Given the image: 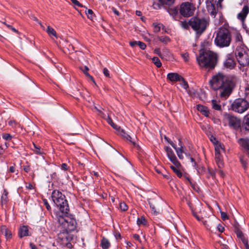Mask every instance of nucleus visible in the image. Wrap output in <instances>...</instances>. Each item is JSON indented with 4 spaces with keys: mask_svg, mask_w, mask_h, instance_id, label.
<instances>
[{
    "mask_svg": "<svg viewBox=\"0 0 249 249\" xmlns=\"http://www.w3.org/2000/svg\"><path fill=\"white\" fill-rule=\"evenodd\" d=\"M34 152L38 155H41L43 154V151L41 150V147L40 146H37L36 144L33 143V148H32Z\"/></svg>",
    "mask_w": 249,
    "mask_h": 249,
    "instance_id": "nucleus-31",
    "label": "nucleus"
},
{
    "mask_svg": "<svg viewBox=\"0 0 249 249\" xmlns=\"http://www.w3.org/2000/svg\"><path fill=\"white\" fill-rule=\"evenodd\" d=\"M209 24V18L195 17L190 19V25L197 34L201 35Z\"/></svg>",
    "mask_w": 249,
    "mask_h": 249,
    "instance_id": "nucleus-5",
    "label": "nucleus"
},
{
    "mask_svg": "<svg viewBox=\"0 0 249 249\" xmlns=\"http://www.w3.org/2000/svg\"><path fill=\"white\" fill-rule=\"evenodd\" d=\"M212 107L216 110L220 111L222 110L221 106L219 103V101L216 100H212Z\"/></svg>",
    "mask_w": 249,
    "mask_h": 249,
    "instance_id": "nucleus-26",
    "label": "nucleus"
},
{
    "mask_svg": "<svg viewBox=\"0 0 249 249\" xmlns=\"http://www.w3.org/2000/svg\"><path fill=\"white\" fill-rule=\"evenodd\" d=\"M101 246L103 249H108L110 246V244L108 240L103 237L101 241Z\"/></svg>",
    "mask_w": 249,
    "mask_h": 249,
    "instance_id": "nucleus-25",
    "label": "nucleus"
},
{
    "mask_svg": "<svg viewBox=\"0 0 249 249\" xmlns=\"http://www.w3.org/2000/svg\"><path fill=\"white\" fill-rule=\"evenodd\" d=\"M28 232L29 230L28 227L26 226H23L20 228L19 230L18 235L20 238H22L24 236H28Z\"/></svg>",
    "mask_w": 249,
    "mask_h": 249,
    "instance_id": "nucleus-22",
    "label": "nucleus"
},
{
    "mask_svg": "<svg viewBox=\"0 0 249 249\" xmlns=\"http://www.w3.org/2000/svg\"><path fill=\"white\" fill-rule=\"evenodd\" d=\"M4 235L7 239H10L12 237V232L8 229L4 233Z\"/></svg>",
    "mask_w": 249,
    "mask_h": 249,
    "instance_id": "nucleus-46",
    "label": "nucleus"
},
{
    "mask_svg": "<svg viewBox=\"0 0 249 249\" xmlns=\"http://www.w3.org/2000/svg\"><path fill=\"white\" fill-rule=\"evenodd\" d=\"M118 132H120V135L125 139L130 142L131 143H132L134 145H135L136 143L134 142V139L132 138L129 135L127 134L124 130L120 129V130H118Z\"/></svg>",
    "mask_w": 249,
    "mask_h": 249,
    "instance_id": "nucleus-20",
    "label": "nucleus"
},
{
    "mask_svg": "<svg viewBox=\"0 0 249 249\" xmlns=\"http://www.w3.org/2000/svg\"><path fill=\"white\" fill-rule=\"evenodd\" d=\"M112 10L113 11V12L116 15H117V16H120V13L114 7H112Z\"/></svg>",
    "mask_w": 249,
    "mask_h": 249,
    "instance_id": "nucleus-64",
    "label": "nucleus"
},
{
    "mask_svg": "<svg viewBox=\"0 0 249 249\" xmlns=\"http://www.w3.org/2000/svg\"><path fill=\"white\" fill-rule=\"evenodd\" d=\"M8 124L12 127H15L18 124L15 120H10L8 122Z\"/></svg>",
    "mask_w": 249,
    "mask_h": 249,
    "instance_id": "nucleus-49",
    "label": "nucleus"
},
{
    "mask_svg": "<svg viewBox=\"0 0 249 249\" xmlns=\"http://www.w3.org/2000/svg\"><path fill=\"white\" fill-rule=\"evenodd\" d=\"M161 3L162 4H166L168 5H170L172 4L175 0H159Z\"/></svg>",
    "mask_w": 249,
    "mask_h": 249,
    "instance_id": "nucleus-39",
    "label": "nucleus"
},
{
    "mask_svg": "<svg viewBox=\"0 0 249 249\" xmlns=\"http://www.w3.org/2000/svg\"><path fill=\"white\" fill-rule=\"evenodd\" d=\"M236 233L237 237L241 239L242 242H243L244 239H247V238H246L245 237L243 232L240 230H239V229L237 230L236 231Z\"/></svg>",
    "mask_w": 249,
    "mask_h": 249,
    "instance_id": "nucleus-36",
    "label": "nucleus"
},
{
    "mask_svg": "<svg viewBox=\"0 0 249 249\" xmlns=\"http://www.w3.org/2000/svg\"><path fill=\"white\" fill-rule=\"evenodd\" d=\"M51 197L55 205L59 207L60 212L63 213H68L70 209L65 195L60 191L54 190L52 193Z\"/></svg>",
    "mask_w": 249,
    "mask_h": 249,
    "instance_id": "nucleus-4",
    "label": "nucleus"
},
{
    "mask_svg": "<svg viewBox=\"0 0 249 249\" xmlns=\"http://www.w3.org/2000/svg\"><path fill=\"white\" fill-rule=\"evenodd\" d=\"M249 12V7L247 5H245L242 10L237 15V18L240 20L242 23L243 27L246 29L247 32H249V28L245 24L244 21Z\"/></svg>",
    "mask_w": 249,
    "mask_h": 249,
    "instance_id": "nucleus-11",
    "label": "nucleus"
},
{
    "mask_svg": "<svg viewBox=\"0 0 249 249\" xmlns=\"http://www.w3.org/2000/svg\"><path fill=\"white\" fill-rule=\"evenodd\" d=\"M159 40L165 44H167L169 42H170V39L169 37L167 36H161L158 37Z\"/></svg>",
    "mask_w": 249,
    "mask_h": 249,
    "instance_id": "nucleus-34",
    "label": "nucleus"
},
{
    "mask_svg": "<svg viewBox=\"0 0 249 249\" xmlns=\"http://www.w3.org/2000/svg\"><path fill=\"white\" fill-rule=\"evenodd\" d=\"M223 120L228 123L230 128L236 131L241 129L242 121L239 117L230 113H225Z\"/></svg>",
    "mask_w": 249,
    "mask_h": 249,
    "instance_id": "nucleus-7",
    "label": "nucleus"
},
{
    "mask_svg": "<svg viewBox=\"0 0 249 249\" xmlns=\"http://www.w3.org/2000/svg\"><path fill=\"white\" fill-rule=\"evenodd\" d=\"M2 137L5 141H10L12 138V136L9 133H3Z\"/></svg>",
    "mask_w": 249,
    "mask_h": 249,
    "instance_id": "nucleus-40",
    "label": "nucleus"
},
{
    "mask_svg": "<svg viewBox=\"0 0 249 249\" xmlns=\"http://www.w3.org/2000/svg\"><path fill=\"white\" fill-rule=\"evenodd\" d=\"M103 72L105 76L107 77H109V72L106 68L103 69Z\"/></svg>",
    "mask_w": 249,
    "mask_h": 249,
    "instance_id": "nucleus-55",
    "label": "nucleus"
},
{
    "mask_svg": "<svg viewBox=\"0 0 249 249\" xmlns=\"http://www.w3.org/2000/svg\"><path fill=\"white\" fill-rule=\"evenodd\" d=\"M164 139L169 143L171 144V145L174 148H176V144L172 142L171 141L168 137H167L166 136H165L164 137Z\"/></svg>",
    "mask_w": 249,
    "mask_h": 249,
    "instance_id": "nucleus-48",
    "label": "nucleus"
},
{
    "mask_svg": "<svg viewBox=\"0 0 249 249\" xmlns=\"http://www.w3.org/2000/svg\"><path fill=\"white\" fill-rule=\"evenodd\" d=\"M235 54L236 58L237 59V57L240 58V57H243V56H244V54H247V53H246V51L243 48L238 47L235 50Z\"/></svg>",
    "mask_w": 249,
    "mask_h": 249,
    "instance_id": "nucleus-24",
    "label": "nucleus"
},
{
    "mask_svg": "<svg viewBox=\"0 0 249 249\" xmlns=\"http://www.w3.org/2000/svg\"><path fill=\"white\" fill-rule=\"evenodd\" d=\"M71 1L75 5H76L80 7H83V5L81 4L77 0H71Z\"/></svg>",
    "mask_w": 249,
    "mask_h": 249,
    "instance_id": "nucleus-54",
    "label": "nucleus"
},
{
    "mask_svg": "<svg viewBox=\"0 0 249 249\" xmlns=\"http://www.w3.org/2000/svg\"><path fill=\"white\" fill-rule=\"evenodd\" d=\"M104 119H105L107 122L114 128L115 129V130H120V127L119 126H118L117 125H116V124H115L112 119H111L110 117L109 116V114L107 113V114H106V118H104Z\"/></svg>",
    "mask_w": 249,
    "mask_h": 249,
    "instance_id": "nucleus-23",
    "label": "nucleus"
},
{
    "mask_svg": "<svg viewBox=\"0 0 249 249\" xmlns=\"http://www.w3.org/2000/svg\"><path fill=\"white\" fill-rule=\"evenodd\" d=\"M153 25L154 26V31L155 33H158L160 32V24H157V23H153Z\"/></svg>",
    "mask_w": 249,
    "mask_h": 249,
    "instance_id": "nucleus-42",
    "label": "nucleus"
},
{
    "mask_svg": "<svg viewBox=\"0 0 249 249\" xmlns=\"http://www.w3.org/2000/svg\"><path fill=\"white\" fill-rule=\"evenodd\" d=\"M80 69L85 74V73L88 72V71L89 70V68L86 66H85L83 67H80Z\"/></svg>",
    "mask_w": 249,
    "mask_h": 249,
    "instance_id": "nucleus-58",
    "label": "nucleus"
},
{
    "mask_svg": "<svg viewBox=\"0 0 249 249\" xmlns=\"http://www.w3.org/2000/svg\"><path fill=\"white\" fill-rule=\"evenodd\" d=\"M237 60L239 64L243 67L248 66L249 64V57L247 53L244 54L243 57H237Z\"/></svg>",
    "mask_w": 249,
    "mask_h": 249,
    "instance_id": "nucleus-17",
    "label": "nucleus"
},
{
    "mask_svg": "<svg viewBox=\"0 0 249 249\" xmlns=\"http://www.w3.org/2000/svg\"><path fill=\"white\" fill-rule=\"evenodd\" d=\"M228 76L222 73H218L212 77L209 83L213 90H217L225 85Z\"/></svg>",
    "mask_w": 249,
    "mask_h": 249,
    "instance_id": "nucleus-9",
    "label": "nucleus"
},
{
    "mask_svg": "<svg viewBox=\"0 0 249 249\" xmlns=\"http://www.w3.org/2000/svg\"><path fill=\"white\" fill-rule=\"evenodd\" d=\"M152 61L158 68H160L161 66V63L158 57H154L152 58Z\"/></svg>",
    "mask_w": 249,
    "mask_h": 249,
    "instance_id": "nucleus-33",
    "label": "nucleus"
},
{
    "mask_svg": "<svg viewBox=\"0 0 249 249\" xmlns=\"http://www.w3.org/2000/svg\"><path fill=\"white\" fill-rule=\"evenodd\" d=\"M154 53L158 54L160 57L162 58V54L161 53L160 49L159 48H156L154 50Z\"/></svg>",
    "mask_w": 249,
    "mask_h": 249,
    "instance_id": "nucleus-57",
    "label": "nucleus"
},
{
    "mask_svg": "<svg viewBox=\"0 0 249 249\" xmlns=\"http://www.w3.org/2000/svg\"><path fill=\"white\" fill-rule=\"evenodd\" d=\"M43 202H44V205H45L46 206V209L48 210H50L51 209V206H50V205L49 204L47 200L46 199H43Z\"/></svg>",
    "mask_w": 249,
    "mask_h": 249,
    "instance_id": "nucleus-56",
    "label": "nucleus"
},
{
    "mask_svg": "<svg viewBox=\"0 0 249 249\" xmlns=\"http://www.w3.org/2000/svg\"><path fill=\"white\" fill-rule=\"evenodd\" d=\"M61 169L63 170H68V166L66 163H62L61 166Z\"/></svg>",
    "mask_w": 249,
    "mask_h": 249,
    "instance_id": "nucleus-63",
    "label": "nucleus"
},
{
    "mask_svg": "<svg viewBox=\"0 0 249 249\" xmlns=\"http://www.w3.org/2000/svg\"><path fill=\"white\" fill-rule=\"evenodd\" d=\"M138 45L140 47V48L142 50H144L146 48V44L141 41H138Z\"/></svg>",
    "mask_w": 249,
    "mask_h": 249,
    "instance_id": "nucleus-50",
    "label": "nucleus"
},
{
    "mask_svg": "<svg viewBox=\"0 0 249 249\" xmlns=\"http://www.w3.org/2000/svg\"><path fill=\"white\" fill-rule=\"evenodd\" d=\"M137 222L139 226L141 225H145L146 224V221L143 216L138 218Z\"/></svg>",
    "mask_w": 249,
    "mask_h": 249,
    "instance_id": "nucleus-35",
    "label": "nucleus"
},
{
    "mask_svg": "<svg viewBox=\"0 0 249 249\" xmlns=\"http://www.w3.org/2000/svg\"><path fill=\"white\" fill-rule=\"evenodd\" d=\"M197 109L206 117H209V111L207 107L201 105H197Z\"/></svg>",
    "mask_w": 249,
    "mask_h": 249,
    "instance_id": "nucleus-21",
    "label": "nucleus"
},
{
    "mask_svg": "<svg viewBox=\"0 0 249 249\" xmlns=\"http://www.w3.org/2000/svg\"><path fill=\"white\" fill-rule=\"evenodd\" d=\"M46 32L49 34V35L53 36L56 37V33L55 31L51 26H48Z\"/></svg>",
    "mask_w": 249,
    "mask_h": 249,
    "instance_id": "nucleus-32",
    "label": "nucleus"
},
{
    "mask_svg": "<svg viewBox=\"0 0 249 249\" xmlns=\"http://www.w3.org/2000/svg\"><path fill=\"white\" fill-rule=\"evenodd\" d=\"M165 151L167 153L168 158L170 161L176 166H180V162L178 160L175 154L172 149L169 146L164 147Z\"/></svg>",
    "mask_w": 249,
    "mask_h": 249,
    "instance_id": "nucleus-13",
    "label": "nucleus"
},
{
    "mask_svg": "<svg viewBox=\"0 0 249 249\" xmlns=\"http://www.w3.org/2000/svg\"><path fill=\"white\" fill-rule=\"evenodd\" d=\"M206 7L210 15L213 18H215L218 12L219 7L215 6V3L210 0L206 1Z\"/></svg>",
    "mask_w": 249,
    "mask_h": 249,
    "instance_id": "nucleus-14",
    "label": "nucleus"
},
{
    "mask_svg": "<svg viewBox=\"0 0 249 249\" xmlns=\"http://www.w3.org/2000/svg\"><path fill=\"white\" fill-rule=\"evenodd\" d=\"M239 80L238 77L235 75L228 76L225 85L218 89L219 90V96L222 99H227L231 94L236 84Z\"/></svg>",
    "mask_w": 249,
    "mask_h": 249,
    "instance_id": "nucleus-3",
    "label": "nucleus"
},
{
    "mask_svg": "<svg viewBox=\"0 0 249 249\" xmlns=\"http://www.w3.org/2000/svg\"><path fill=\"white\" fill-rule=\"evenodd\" d=\"M94 108L98 111V114L103 118H106V114L104 113L101 109H98L96 107H94Z\"/></svg>",
    "mask_w": 249,
    "mask_h": 249,
    "instance_id": "nucleus-43",
    "label": "nucleus"
},
{
    "mask_svg": "<svg viewBox=\"0 0 249 249\" xmlns=\"http://www.w3.org/2000/svg\"><path fill=\"white\" fill-rule=\"evenodd\" d=\"M181 82V86L185 89H187L188 87H189V86H188V84L187 83V82H186L184 79H183V78L182 77V79H181V80L180 81Z\"/></svg>",
    "mask_w": 249,
    "mask_h": 249,
    "instance_id": "nucleus-45",
    "label": "nucleus"
},
{
    "mask_svg": "<svg viewBox=\"0 0 249 249\" xmlns=\"http://www.w3.org/2000/svg\"><path fill=\"white\" fill-rule=\"evenodd\" d=\"M239 143L245 149L247 154L249 157V139H240L239 140Z\"/></svg>",
    "mask_w": 249,
    "mask_h": 249,
    "instance_id": "nucleus-16",
    "label": "nucleus"
},
{
    "mask_svg": "<svg viewBox=\"0 0 249 249\" xmlns=\"http://www.w3.org/2000/svg\"><path fill=\"white\" fill-rule=\"evenodd\" d=\"M51 178L52 180L54 181H57L59 179L57 175L55 172H53V174L51 175Z\"/></svg>",
    "mask_w": 249,
    "mask_h": 249,
    "instance_id": "nucleus-47",
    "label": "nucleus"
},
{
    "mask_svg": "<svg viewBox=\"0 0 249 249\" xmlns=\"http://www.w3.org/2000/svg\"><path fill=\"white\" fill-rule=\"evenodd\" d=\"M85 13L87 15L89 18L92 19L94 13L92 10L86 8Z\"/></svg>",
    "mask_w": 249,
    "mask_h": 249,
    "instance_id": "nucleus-38",
    "label": "nucleus"
},
{
    "mask_svg": "<svg viewBox=\"0 0 249 249\" xmlns=\"http://www.w3.org/2000/svg\"><path fill=\"white\" fill-rule=\"evenodd\" d=\"M217 229L218 231L220 232H222L224 231V228L220 224H218L217 226Z\"/></svg>",
    "mask_w": 249,
    "mask_h": 249,
    "instance_id": "nucleus-59",
    "label": "nucleus"
},
{
    "mask_svg": "<svg viewBox=\"0 0 249 249\" xmlns=\"http://www.w3.org/2000/svg\"><path fill=\"white\" fill-rule=\"evenodd\" d=\"M221 218H222L223 220H225L228 219V216H227V214H226V213H225L224 212H221Z\"/></svg>",
    "mask_w": 249,
    "mask_h": 249,
    "instance_id": "nucleus-61",
    "label": "nucleus"
},
{
    "mask_svg": "<svg viewBox=\"0 0 249 249\" xmlns=\"http://www.w3.org/2000/svg\"><path fill=\"white\" fill-rule=\"evenodd\" d=\"M120 208L122 211H125L127 210L128 207L124 202L120 203Z\"/></svg>",
    "mask_w": 249,
    "mask_h": 249,
    "instance_id": "nucleus-44",
    "label": "nucleus"
},
{
    "mask_svg": "<svg viewBox=\"0 0 249 249\" xmlns=\"http://www.w3.org/2000/svg\"><path fill=\"white\" fill-rule=\"evenodd\" d=\"M180 166H173L171 165L170 168L172 169L173 172L177 175V176L179 178H181L182 177V174L181 172L180 171L179 168Z\"/></svg>",
    "mask_w": 249,
    "mask_h": 249,
    "instance_id": "nucleus-27",
    "label": "nucleus"
},
{
    "mask_svg": "<svg viewBox=\"0 0 249 249\" xmlns=\"http://www.w3.org/2000/svg\"><path fill=\"white\" fill-rule=\"evenodd\" d=\"M184 148V146H181V147H177L176 145V148H174L176 151L177 155L179 159H183V149Z\"/></svg>",
    "mask_w": 249,
    "mask_h": 249,
    "instance_id": "nucleus-29",
    "label": "nucleus"
},
{
    "mask_svg": "<svg viewBox=\"0 0 249 249\" xmlns=\"http://www.w3.org/2000/svg\"><path fill=\"white\" fill-rule=\"evenodd\" d=\"M148 203L150 208L155 215H157L160 213L161 209L157 201L154 199H150L148 200Z\"/></svg>",
    "mask_w": 249,
    "mask_h": 249,
    "instance_id": "nucleus-15",
    "label": "nucleus"
},
{
    "mask_svg": "<svg viewBox=\"0 0 249 249\" xmlns=\"http://www.w3.org/2000/svg\"><path fill=\"white\" fill-rule=\"evenodd\" d=\"M180 25L184 29H188L190 25V20L188 22L186 21H180Z\"/></svg>",
    "mask_w": 249,
    "mask_h": 249,
    "instance_id": "nucleus-37",
    "label": "nucleus"
},
{
    "mask_svg": "<svg viewBox=\"0 0 249 249\" xmlns=\"http://www.w3.org/2000/svg\"><path fill=\"white\" fill-rule=\"evenodd\" d=\"M249 108V102L244 98L235 99L231 104V109L238 113L242 114Z\"/></svg>",
    "mask_w": 249,
    "mask_h": 249,
    "instance_id": "nucleus-8",
    "label": "nucleus"
},
{
    "mask_svg": "<svg viewBox=\"0 0 249 249\" xmlns=\"http://www.w3.org/2000/svg\"><path fill=\"white\" fill-rule=\"evenodd\" d=\"M196 8L193 4L189 2L182 3L179 7V13L184 17H190L194 13Z\"/></svg>",
    "mask_w": 249,
    "mask_h": 249,
    "instance_id": "nucleus-10",
    "label": "nucleus"
},
{
    "mask_svg": "<svg viewBox=\"0 0 249 249\" xmlns=\"http://www.w3.org/2000/svg\"><path fill=\"white\" fill-rule=\"evenodd\" d=\"M190 160L193 163V166L195 168H197V164L196 162L195 161V160L194 158L190 157Z\"/></svg>",
    "mask_w": 249,
    "mask_h": 249,
    "instance_id": "nucleus-60",
    "label": "nucleus"
},
{
    "mask_svg": "<svg viewBox=\"0 0 249 249\" xmlns=\"http://www.w3.org/2000/svg\"><path fill=\"white\" fill-rule=\"evenodd\" d=\"M153 8L155 9H160L161 8L162 5L158 2H154L153 4Z\"/></svg>",
    "mask_w": 249,
    "mask_h": 249,
    "instance_id": "nucleus-51",
    "label": "nucleus"
},
{
    "mask_svg": "<svg viewBox=\"0 0 249 249\" xmlns=\"http://www.w3.org/2000/svg\"><path fill=\"white\" fill-rule=\"evenodd\" d=\"M7 230H8V229L6 226L3 225L0 227V231L3 234H4V233L7 231Z\"/></svg>",
    "mask_w": 249,
    "mask_h": 249,
    "instance_id": "nucleus-52",
    "label": "nucleus"
},
{
    "mask_svg": "<svg viewBox=\"0 0 249 249\" xmlns=\"http://www.w3.org/2000/svg\"><path fill=\"white\" fill-rule=\"evenodd\" d=\"M196 60L201 68L210 70L214 69L216 64L217 56L211 51L202 49L196 57Z\"/></svg>",
    "mask_w": 249,
    "mask_h": 249,
    "instance_id": "nucleus-1",
    "label": "nucleus"
},
{
    "mask_svg": "<svg viewBox=\"0 0 249 249\" xmlns=\"http://www.w3.org/2000/svg\"><path fill=\"white\" fill-rule=\"evenodd\" d=\"M168 12L171 15H177L178 13V10L176 8H170L168 10Z\"/></svg>",
    "mask_w": 249,
    "mask_h": 249,
    "instance_id": "nucleus-41",
    "label": "nucleus"
},
{
    "mask_svg": "<svg viewBox=\"0 0 249 249\" xmlns=\"http://www.w3.org/2000/svg\"><path fill=\"white\" fill-rule=\"evenodd\" d=\"M243 244H244L246 249H249V245L248 239H244Z\"/></svg>",
    "mask_w": 249,
    "mask_h": 249,
    "instance_id": "nucleus-62",
    "label": "nucleus"
},
{
    "mask_svg": "<svg viewBox=\"0 0 249 249\" xmlns=\"http://www.w3.org/2000/svg\"><path fill=\"white\" fill-rule=\"evenodd\" d=\"M202 222L205 227L209 230L215 226L213 221L211 220V219H209L208 220L203 221Z\"/></svg>",
    "mask_w": 249,
    "mask_h": 249,
    "instance_id": "nucleus-30",
    "label": "nucleus"
},
{
    "mask_svg": "<svg viewBox=\"0 0 249 249\" xmlns=\"http://www.w3.org/2000/svg\"><path fill=\"white\" fill-rule=\"evenodd\" d=\"M215 33L214 42L217 46L224 48L230 46L231 41V36L228 29L220 28Z\"/></svg>",
    "mask_w": 249,
    "mask_h": 249,
    "instance_id": "nucleus-2",
    "label": "nucleus"
},
{
    "mask_svg": "<svg viewBox=\"0 0 249 249\" xmlns=\"http://www.w3.org/2000/svg\"><path fill=\"white\" fill-rule=\"evenodd\" d=\"M236 65V63L233 58L231 57H228L226 59L224 63V66L225 68L232 69Z\"/></svg>",
    "mask_w": 249,
    "mask_h": 249,
    "instance_id": "nucleus-18",
    "label": "nucleus"
},
{
    "mask_svg": "<svg viewBox=\"0 0 249 249\" xmlns=\"http://www.w3.org/2000/svg\"><path fill=\"white\" fill-rule=\"evenodd\" d=\"M223 150V146L220 144L215 147V160L219 169H221L223 166L222 157L220 154L221 152Z\"/></svg>",
    "mask_w": 249,
    "mask_h": 249,
    "instance_id": "nucleus-12",
    "label": "nucleus"
},
{
    "mask_svg": "<svg viewBox=\"0 0 249 249\" xmlns=\"http://www.w3.org/2000/svg\"><path fill=\"white\" fill-rule=\"evenodd\" d=\"M8 192L4 190L1 197V202L2 205L6 204L8 201Z\"/></svg>",
    "mask_w": 249,
    "mask_h": 249,
    "instance_id": "nucleus-28",
    "label": "nucleus"
},
{
    "mask_svg": "<svg viewBox=\"0 0 249 249\" xmlns=\"http://www.w3.org/2000/svg\"><path fill=\"white\" fill-rule=\"evenodd\" d=\"M181 55L185 62H187L189 60V54L188 53H182Z\"/></svg>",
    "mask_w": 249,
    "mask_h": 249,
    "instance_id": "nucleus-53",
    "label": "nucleus"
},
{
    "mask_svg": "<svg viewBox=\"0 0 249 249\" xmlns=\"http://www.w3.org/2000/svg\"><path fill=\"white\" fill-rule=\"evenodd\" d=\"M56 220L57 222L62 226L64 230L67 232L74 231L77 226V222L73 217L64 216L59 213L56 214Z\"/></svg>",
    "mask_w": 249,
    "mask_h": 249,
    "instance_id": "nucleus-6",
    "label": "nucleus"
},
{
    "mask_svg": "<svg viewBox=\"0 0 249 249\" xmlns=\"http://www.w3.org/2000/svg\"><path fill=\"white\" fill-rule=\"evenodd\" d=\"M167 78L172 82L180 81L182 77L177 73H169L167 74Z\"/></svg>",
    "mask_w": 249,
    "mask_h": 249,
    "instance_id": "nucleus-19",
    "label": "nucleus"
}]
</instances>
